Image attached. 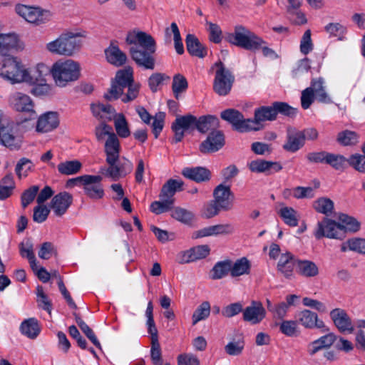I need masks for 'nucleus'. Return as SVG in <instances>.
Instances as JSON below:
<instances>
[{
  "mask_svg": "<svg viewBox=\"0 0 365 365\" xmlns=\"http://www.w3.org/2000/svg\"><path fill=\"white\" fill-rule=\"evenodd\" d=\"M126 42L130 45V53L136 64L145 69L153 70L156 51V42L153 37L145 32L133 31L128 34Z\"/></svg>",
  "mask_w": 365,
  "mask_h": 365,
  "instance_id": "f257e3e1",
  "label": "nucleus"
},
{
  "mask_svg": "<svg viewBox=\"0 0 365 365\" xmlns=\"http://www.w3.org/2000/svg\"><path fill=\"white\" fill-rule=\"evenodd\" d=\"M85 36L86 32H63L56 39L47 43L45 48L53 55L72 56L81 49L83 44L81 38Z\"/></svg>",
  "mask_w": 365,
  "mask_h": 365,
  "instance_id": "f03ea898",
  "label": "nucleus"
},
{
  "mask_svg": "<svg viewBox=\"0 0 365 365\" xmlns=\"http://www.w3.org/2000/svg\"><path fill=\"white\" fill-rule=\"evenodd\" d=\"M50 73L56 86L63 88L79 78L80 66L71 59L58 60L52 65Z\"/></svg>",
  "mask_w": 365,
  "mask_h": 365,
  "instance_id": "7ed1b4c3",
  "label": "nucleus"
},
{
  "mask_svg": "<svg viewBox=\"0 0 365 365\" xmlns=\"http://www.w3.org/2000/svg\"><path fill=\"white\" fill-rule=\"evenodd\" d=\"M225 40L232 45L252 51L259 49L265 43L262 38L242 25L235 26L233 32L227 34Z\"/></svg>",
  "mask_w": 365,
  "mask_h": 365,
  "instance_id": "20e7f679",
  "label": "nucleus"
},
{
  "mask_svg": "<svg viewBox=\"0 0 365 365\" xmlns=\"http://www.w3.org/2000/svg\"><path fill=\"white\" fill-rule=\"evenodd\" d=\"M29 73V71L16 57L8 56L0 61V77L11 84L25 82Z\"/></svg>",
  "mask_w": 365,
  "mask_h": 365,
  "instance_id": "39448f33",
  "label": "nucleus"
},
{
  "mask_svg": "<svg viewBox=\"0 0 365 365\" xmlns=\"http://www.w3.org/2000/svg\"><path fill=\"white\" fill-rule=\"evenodd\" d=\"M46 68L43 64H38L33 73H29L27 81H25V83L32 86L30 93L34 96H48L53 93V86L46 83L42 73Z\"/></svg>",
  "mask_w": 365,
  "mask_h": 365,
  "instance_id": "423d86ee",
  "label": "nucleus"
},
{
  "mask_svg": "<svg viewBox=\"0 0 365 365\" xmlns=\"http://www.w3.org/2000/svg\"><path fill=\"white\" fill-rule=\"evenodd\" d=\"M106 162L108 165V168H101L100 173L114 181L125 178L133 170V163L125 157L119 156Z\"/></svg>",
  "mask_w": 365,
  "mask_h": 365,
  "instance_id": "0eeeda50",
  "label": "nucleus"
},
{
  "mask_svg": "<svg viewBox=\"0 0 365 365\" xmlns=\"http://www.w3.org/2000/svg\"><path fill=\"white\" fill-rule=\"evenodd\" d=\"M213 66L217 68L213 82V90L219 96H227L232 89L235 76L221 61L216 62Z\"/></svg>",
  "mask_w": 365,
  "mask_h": 365,
  "instance_id": "6e6552de",
  "label": "nucleus"
},
{
  "mask_svg": "<svg viewBox=\"0 0 365 365\" xmlns=\"http://www.w3.org/2000/svg\"><path fill=\"white\" fill-rule=\"evenodd\" d=\"M17 127L18 125L14 122L0 125V145L11 150L21 149L24 138L21 135L17 133Z\"/></svg>",
  "mask_w": 365,
  "mask_h": 365,
  "instance_id": "1a4fd4ad",
  "label": "nucleus"
},
{
  "mask_svg": "<svg viewBox=\"0 0 365 365\" xmlns=\"http://www.w3.org/2000/svg\"><path fill=\"white\" fill-rule=\"evenodd\" d=\"M15 10L26 21L37 25L47 22L51 16V12L48 10L24 4L16 5Z\"/></svg>",
  "mask_w": 365,
  "mask_h": 365,
  "instance_id": "9d476101",
  "label": "nucleus"
},
{
  "mask_svg": "<svg viewBox=\"0 0 365 365\" xmlns=\"http://www.w3.org/2000/svg\"><path fill=\"white\" fill-rule=\"evenodd\" d=\"M314 235L317 240L322 237L338 240L344 238V232H342L341 224L327 217L318 222Z\"/></svg>",
  "mask_w": 365,
  "mask_h": 365,
  "instance_id": "9b49d317",
  "label": "nucleus"
},
{
  "mask_svg": "<svg viewBox=\"0 0 365 365\" xmlns=\"http://www.w3.org/2000/svg\"><path fill=\"white\" fill-rule=\"evenodd\" d=\"M294 318L298 324H301L305 329H313L317 328L321 329L323 332L329 331V327L326 326L323 320L319 319L317 314L309 309H303L297 312Z\"/></svg>",
  "mask_w": 365,
  "mask_h": 365,
  "instance_id": "f8f14e48",
  "label": "nucleus"
},
{
  "mask_svg": "<svg viewBox=\"0 0 365 365\" xmlns=\"http://www.w3.org/2000/svg\"><path fill=\"white\" fill-rule=\"evenodd\" d=\"M220 117L224 120L230 123L233 128L239 132L244 133L251 131L252 128L248 120L250 118L245 119L244 115L237 110L229 108L223 110L220 113Z\"/></svg>",
  "mask_w": 365,
  "mask_h": 365,
  "instance_id": "ddd939ff",
  "label": "nucleus"
},
{
  "mask_svg": "<svg viewBox=\"0 0 365 365\" xmlns=\"http://www.w3.org/2000/svg\"><path fill=\"white\" fill-rule=\"evenodd\" d=\"M330 318L334 326L341 333L351 334L354 331V326L351 317L346 311L341 308H335L330 313Z\"/></svg>",
  "mask_w": 365,
  "mask_h": 365,
  "instance_id": "4468645a",
  "label": "nucleus"
},
{
  "mask_svg": "<svg viewBox=\"0 0 365 365\" xmlns=\"http://www.w3.org/2000/svg\"><path fill=\"white\" fill-rule=\"evenodd\" d=\"M101 175H85L83 183L85 194L92 200H99L104 196V190L101 184Z\"/></svg>",
  "mask_w": 365,
  "mask_h": 365,
  "instance_id": "2eb2a0df",
  "label": "nucleus"
},
{
  "mask_svg": "<svg viewBox=\"0 0 365 365\" xmlns=\"http://www.w3.org/2000/svg\"><path fill=\"white\" fill-rule=\"evenodd\" d=\"M196 123L197 118L192 115L177 118L172 125V130L175 133V142L181 141L185 131L196 128Z\"/></svg>",
  "mask_w": 365,
  "mask_h": 365,
  "instance_id": "dca6fc26",
  "label": "nucleus"
},
{
  "mask_svg": "<svg viewBox=\"0 0 365 365\" xmlns=\"http://www.w3.org/2000/svg\"><path fill=\"white\" fill-rule=\"evenodd\" d=\"M11 107L19 112L35 114L34 103L28 95L16 92L9 97Z\"/></svg>",
  "mask_w": 365,
  "mask_h": 365,
  "instance_id": "f3484780",
  "label": "nucleus"
},
{
  "mask_svg": "<svg viewBox=\"0 0 365 365\" xmlns=\"http://www.w3.org/2000/svg\"><path fill=\"white\" fill-rule=\"evenodd\" d=\"M58 125V114L56 112L48 111L38 117L35 130L38 133H46L53 131Z\"/></svg>",
  "mask_w": 365,
  "mask_h": 365,
  "instance_id": "a211bd4d",
  "label": "nucleus"
},
{
  "mask_svg": "<svg viewBox=\"0 0 365 365\" xmlns=\"http://www.w3.org/2000/svg\"><path fill=\"white\" fill-rule=\"evenodd\" d=\"M266 317V310L259 301H252L243 310V320L252 324H259Z\"/></svg>",
  "mask_w": 365,
  "mask_h": 365,
  "instance_id": "6ab92c4d",
  "label": "nucleus"
},
{
  "mask_svg": "<svg viewBox=\"0 0 365 365\" xmlns=\"http://www.w3.org/2000/svg\"><path fill=\"white\" fill-rule=\"evenodd\" d=\"M225 145V137L220 130L212 131L200 145V150L203 153H215Z\"/></svg>",
  "mask_w": 365,
  "mask_h": 365,
  "instance_id": "aec40b11",
  "label": "nucleus"
},
{
  "mask_svg": "<svg viewBox=\"0 0 365 365\" xmlns=\"http://www.w3.org/2000/svg\"><path fill=\"white\" fill-rule=\"evenodd\" d=\"M276 119L275 110L273 104L270 106H262L255 110V118L248 120L252 130H259L262 128V122L274 120Z\"/></svg>",
  "mask_w": 365,
  "mask_h": 365,
  "instance_id": "412c9836",
  "label": "nucleus"
},
{
  "mask_svg": "<svg viewBox=\"0 0 365 365\" xmlns=\"http://www.w3.org/2000/svg\"><path fill=\"white\" fill-rule=\"evenodd\" d=\"M248 168L253 173H265L266 175L277 173L282 169V166L279 162L262 159L252 160L248 163Z\"/></svg>",
  "mask_w": 365,
  "mask_h": 365,
  "instance_id": "4be33fe9",
  "label": "nucleus"
},
{
  "mask_svg": "<svg viewBox=\"0 0 365 365\" xmlns=\"http://www.w3.org/2000/svg\"><path fill=\"white\" fill-rule=\"evenodd\" d=\"M73 202V196L67 192L56 195L51 200V207L56 216L64 215Z\"/></svg>",
  "mask_w": 365,
  "mask_h": 365,
  "instance_id": "5701e85b",
  "label": "nucleus"
},
{
  "mask_svg": "<svg viewBox=\"0 0 365 365\" xmlns=\"http://www.w3.org/2000/svg\"><path fill=\"white\" fill-rule=\"evenodd\" d=\"M304 138L301 130L289 128L286 142L282 145L284 150L290 153H296L304 145Z\"/></svg>",
  "mask_w": 365,
  "mask_h": 365,
  "instance_id": "b1692460",
  "label": "nucleus"
},
{
  "mask_svg": "<svg viewBox=\"0 0 365 365\" xmlns=\"http://www.w3.org/2000/svg\"><path fill=\"white\" fill-rule=\"evenodd\" d=\"M210 252L208 245H203L194 247L180 254L179 262L180 263H188L198 259L205 258Z\"/></svg>",
  "mask_w": 365,
  "mask_h": 365,
  "instance_id": "393cba45",
  "label": "nucleus"
},
{
  "mask_svg": "<svg viewBox=\"0 0 365 365\" xmlns=\"http://www.w3.org/2000/svg\"><path fill=\"white\" fill-rule=\"evenodd\" d=\"M308 88H311L317 101L326 104L332 103L331 97L327 92L325 82L323 78H312L311 85Z\"/></svg>",
  "mask_w": 365,
  "mask_h": 365,
  "instance_id": "a878e982",
  "label": "nucleus"
},
{
  "mask_svg": "<svg viewBox=\"0 0 365 365\" xmlns=\"http://www.w3.org/2000/svg\"><path fill=\"white\" fill-rule=\"evenodd\" d=\"M297 259L290 252L282 254L277 263V270L287 278L293 274L294 267H297Z\"/></svg>",
  "mask_w": 365,
  "mask_h": 365,
  "instance_id": "bb28decb",
  "label": "nucleus"
},
{
  "mask_svg": "<svg viewBox=\"0 0 365 365\" xmlns=\"http://www.w3.org/2000/svg\"><path fill=\"white\" fill-rule=\"evenodd\" d=\"M230 194L231 191L230 187L220 184L214 190V200L212 201L223 210H228L232 206L229 200Z\"/></svg>",
  "mask_w": 365,
  "mask_h": 365,
  "instance_id": "cd10ccee",
  "label": "nucleus"
},
{
  "mask_svg": "<svg viewBox=\"0 0 365 365\" xmlns=\"http://www.w3.org/2000/svg\"><path fill=\"white\" fill-rule=\"evenodd\" d=\"M91 109L93 115L105 123L114 118L115 113V109L109 104L93 103L91 105Z\"/></svg>",
  "mask_w": 365,
  "mask_h": 365,
  "instance_id": "c85d7f7f",
  "label": "nucleus"
},
{
  "mask_svg": "<svg viewBox=\"0 0 365 365\" xmlns=\"http://www.w3.org/2000/svg\"><path fill=\"white\" fill-rule=\"evenodd\" d=\"M105 55L108 62L117 67L123 66L127 61L125 53L113 43L105 50Z\"/></svg>",
  "mask_w": 365,
  "mask_h": 365,
  "instance_id": "c756f323",
  "label": "nucleus"
},
{
  "mask_svg": "<svg viewBox=\"0 0 365 365\" xmlns=\"http://www.w3.org/2000/svg\"><path fill=\"white\" fill-rule=\"evenodd\" d=\"M182 174L185 178L197 182L207 181L210 178V170L203 167L185 168Z\"/></svg>",
  "mask_w": 365,
  "mask_h": 365,
  "instance_id": "7c9ffc66",
  "label": "nucleus"
},
{
  "mask_svg": "<svg viewBox=\"0 0 365 365\" xmlns=\"http://www.w3.org/2000/svg\"><path fill=\"white\" fill-rule=\"evenodd\" d=\"M104 151L106 157V161H109L113 158H117L120 156V144L115 133H112L111 135L106 138Z\"/></svg>",
  "mask_w": 365,
  "mask_h": 365,
  "instance_id": "2f4dec72",
  "label": "nucleus"
},
{
  "mask_svg": "<svg viewBox=\"0 0 365 365\" xmlns=\"http://www.w3.org/2000/svg\"><path fill=\"white\" fill-rule=\"evenodd\" d=\"M183 182L182 180H178L174 179L168 180L162 187L160 193L159 195L160 198H166L175 202L174 195L178 191L182 190Z\"/></svg>",
  "mask_w": 365,
  "mask_h": 365,
  "instance_id": "473e14b6",
  "label": "nucleus"
},
{
  "mask_svg": "<svg viewBox=\"0 0 365 365\" xmlns=\"http://www.w3.org/2000/svg\"><path fill=\"white\" fill-rule=\"evenodd\" d=\"M185 41L187 50L192 56L203 58L207 55L205 48L195 35L187 34Z\"/></svg>",
  "mask_w": 365,
  "mask_h": 365,
  "instance_id": "72a5a7b5",
  "label": "nucleus"
},
{
  "mask_svg": "<svg viewBox=\"0 0 365 365\" xmlns=\"http://www.w3.org/2000/svg\"><path fill=\"white\" fill-rule=\"evenodd\" d=\"M297 271L299 274L305 277H314L319 274L317 265L310 260H297Z\"/></svg>",
  "mask_w": 365,
  "mask_h": 365,
  "instance_id": "f704fd0d",
  "label": "nucleus"
},
{
  "mask_svg": "<svg viewBox=\"0 0 365 365\" xmlns=\"http://www.w3.org/2000/svg\"><path fill=\"white\" fill-rule=\"evenodd\" d=\"M219 125V120L215 115H204L197 119L196 129L202 133L216 129Z\"/></svg>",
  "mask_w": 365,
  "mask_h": 365,
  "instance_id": "c9c22d12",
  "label": "nucleus"
},
{
  "mask_svg": "<svg viewBox=\"0 0 365 365\" xmlns=\"http://www.w3.org/2000/svg\"><path fill=\"white\" fill-rule=\"evenodd\" d=\"M20 330L22 334L33 339L37 337L41 329L37 319L35 318H30L24 320L21 323Z\"/></svg>",
  "mask_w": 365,
  "mask_h": 365,
  "instance_id": "e433bc0d",
  "label": "nucleus"
},
{
  "mask_svg": "<svg viewBox=\"0 0 365 365\" xmlns=\"http://www.w3.org/2000/svg\"><path fill=\"white\" fill-rule=\"evenodd\" d=\"M251 264L246 257H242L232 264L231 262L230 274L232 277H239L244 274H249L250 272Z\"/></svg>",
  "mask_w": 365,
  "mask_h": 365,
  "instance_id": "4c0bfd02",
  "label": "nucleus"
},
{
  "mask_svg": "<svg viewBox=\"0 0 365 365\" xmlns=\"http://www.w3.org/2000/svg\"><path fill=\"white\" fill-rule=\"evenodd\" d=\"M58 171L65 175H71L78 173L82 168V163L78 160H66L60 163L58 166Z\"/></svg>",
  "mask_w": 365,
  "mask_h": 365,
  "instance_id": "58836bf2",
  "label": "nucleus"
},
{
  "mask_svg": "<svg viewBox=\"0 0 365 365\" xmlns=\"http://www.w3.org/2000/svg\"><path fill=\"white\" fill-rule=\"evenodd\" d=\"M338 219L342 227V232H344V237L345 236V230L356 232L360 229V222L351 216L341 213L339 214Z\"/></svg>",
  "mask_w": 365,
  "mask_h": 365,
  "instance_id": "ea45409f",
  "label": "nucleus"
},
{
  "mask_svg": "<svg viewBox=\"0 0 365 365\" xmlns=\"http://www.w3.org/2000/svg\"><path fill=\"white\" fill-rule=\"evenodd\" d=\"M279 215L286 225L290 227L298 225L299 215L292 207H282L279 211Z\"/></svg>",
  "mask_w": 365,
  "mask_h": 365,
  "instance_id": "a19ab883",
  "label": "nucleus"
},
{
  "mask_svg": "<svg viewBox=\"0 0 365 365\" xmlns=\"http://www.w3.org/2000/svg\"><path fill=\"white\" fill-rule=\"evenodd\" d=\"M113 120L117 135L120 138H128L130 135V131L125 115L123 113H117Z\"/></svg>",
  "mask_w": 365,
  "mask_h": 365,
  "instance_id": "79ce46f5",
  "label": "nucleus"
},
{
  "mask_svg": "<svg viewBox=\"0 0 365 365\" xmlns=\"http://www.w3.org/2000/svg\"><path fill=\"white\" fill-rule=\"evenodd\" d=\"M313 207L317 212L329 216L334 210V202L329 198L321 197L314 202Z\"/></svg>",
  "mask_w": 365,
  "mask_h": 365,
  "instance_id": "37998d69",
  "label": "nucleus"
},
{
  "mask_svg": "<svg viewBox=\"0 0 365 365\" xmlns=\"http://www.w3.org/2000/svg\"><path fill=\"white\" fill-rule=\"evenodd\" d=\"M231 261L225 260L218 262L211 270V278L213 279H222L230 272Z\"/></svg>",
  "mask_w": 365,
  "mask_h": 365,
  "instance_id": "c03bdc74",
  "label": "nucleus"
},
{
  "mask_svg": "<svg viewBox=\"0 0 365 365\" xmlns=\"http://www.w3.org/2000/svg\"><path fill=\"white\" fill-rule=\"evenodd\" d=\"M188 87V83L185 77L180 73L173 76L172 83V90L176 99L179 98L182 93L185 92Z\"/></svg>",
  "mask_w": 365,
  "mask_h": 365,
  "instance_id": "a18cd8bd",
  "label": "nucleus"
},
{
  "mask_svg": "<svg viewBox=\"0 0 365 365\" xmlns=\"http://www.w3.org/2000/svg\"><path fill=\"white\" fill-rule=\"evenodd\" d=\"M245 347L243 337L240 336L237 339L230 341L225 346V350L228 355L239 356L242 353Z\"/></svg>",
  "mask_w": 365,
  "mask_h": 365,
  "instance_id": "49530a36",
  "label": "nucleus"
},
{
  "mask_svg": "<svg viewBox=\"0 0 365 365\" xmlns=\"http://www.w3.org/2000/svg\"><path fill=\"white\" fill-rule=\"evenodd\" d=\"M115 82L124 88L133 84V69L130 67H128L118 71L115 76Z\"/></svg>",
  "mask_w": 365,
  "mask_h": 365,
  "instance_id": "de8ad7c7",
  "label": "nucleus"
},
{
  "mask_svg": "<svg viewBox=\"0 0 365 365\" xmlns=\"http://www.w3.org/2000/svg\"><path fill=\"white\" fill-rule=\"evenodd\" d=\"M326 164L330 165L336 170H342L345 168L348 159L339 154L328 152Z\"/></svg>",
  "mask_w": 365,
  "mask_h": 365,
  "instance_id": "09e8293b",
  "label": "nucleus"
},
{
  "mask_svg": "<svg viewBox=\"0 0 365 365\" xmlns=\"http://www.w3.org/2000/svg\"><path fill=\"white\" fill-rule=\"evenodd\" d=\"M210 314V304L208 302L205 301L200 304V305L195 309L192 316V324L195 325L201 320H204L209 317Z\"/></svg>",
  "mask_w": 365,
  "mask_h": 365,
  "instance_id": "8fccbe9b",
  "label": "nucleus"
},
{
  "mask_svg": "<svg viewBox=\"0 0 365 365\" xmlns=\"http://www.w3.org/2000/svg\"><path fill=\"white\" fill-rule=\"evenodd\" d=\"M171 216L184 224H190L194 218V215L192 212L180 207L173 210Z\"/></svg>",
  "mask_w": 365,
  "mask_h": 365,
  "instance_id": "3c124183",
  "label": "nucleus"
},
{
  "mask_svg": "<svg viewBox=\"0 0 365 365\" xmlns=\"http://www.w3.org/2000/svg\"><path fill=\"white\" fill-rule=\"evenodd\" d=\"M160 201H154L150 205V211L156 215H160L171 210L174 204L172 200H167L166 198H160Z\"/></svg>",
  "mask_w": 365,
  "mask_h": 365,
  "instance_id": "603ef678",
  "label": "nucleus"
},
{
  "mask_svg": "<svg viewBox=\"0 0 365 365\" xmlns=\"http://www.w3.org/2000/svg\"><path fill=\"white\" fill-rule=\"evenodd\" d=\"M33 168L32 162L26 158H21L17 163L15 172L19 179L26 177Z\"/></svg>",
  "mask_w": 365,
  "mask_h": 365,
  "instance_id": "864d4df0",
  "label": "nucleus"
},
{
  "mask_svg": "<svg viewBox=\"0 0 365 365\" xmlns=\"http://www.w3.org/2000/svg\"><path fill=\"white\" fill-rule=\"evenodd\" d=\"M358 135L351 130H344L338 134L337 140L342 145H355L358 142Z\"/></svg>",
  "mask_w": 365,
  "mask_h": 365,
  "instance_id": "5fc2aeb1",
  "label": "nucleus"
},
{
  "mask_svg": "<svg viewBox=\"0 0 365 365\" xmlns=\"http://www.w3.org/2000/svg\"><path fill=\"white\" fill-rule=\"evenodd\" d=\"M280 331L287 336H297L298 333V323L297 320H284L279 326Z\"/></svg>",
  "mask_w": 365,
  "mask_h": 365,
  "instance_id": "6e6d98bb",
  "label": "nucleus"
},
{
  "mask_svg": "<svg viewBox=\"0 0 365 365\" xmlns=\"http://www.w3.org/2000/svg\"><path fill=\"white\" fill-rule=\"evenodd\" d=\"M173 34V39L175 43V48L178 54H182L184 53V47L182 42L180 33L176 23L173 22L170 25V29H167L166 32L168 34L169 31Z\"/></svg>",
  "mask_w": 365,
  "mask_h": 365,
  "instance_id": "4d7b16f0",
  "label": "nucleus"
},
{
  "mask_svg": "<svg viewBox=\"0 0 365 365\" xmlns=\"http://www.w3.org/2000/svg\"><path fill=\"white\" fill-rule=\"evenodd\" d=\"M150 359L153 365H170L169 363L163 364L159 341L151 342Z\"/></svg>",
  "mask_w": 365,
  "mask_h": 365,
  "instance_id": "13d9d810",
  "label": "nucleus"
},
{
  "mask_svg": "<svg viewBox=\"0 0 365 365\" xmlns=\"http://www.w3.org/2000/svg\"><path fill=\"white\" fill-rule=\"evenodd\" d=\"M243 304L240 302L230 304L222 310V315L226 318L233 317L240 312L243 313Z\"/></svg>",
  "mask_w": 365,
  "mask_h": 365,
  "instance_id": "bf43d9fd",
  "label": "nucleus"
},
{
  "mask_svg": "<svg viewBox=\"0 0 365 365\" xmlns=\"http://www.w3.org/2000/svg\"><path fill=\"white\" fill-rule=\"evenodd\" d=\"M348 163L356 170L360 173H365V154L351 155L348 158Z\"/></svg>",
  "mask_w": 365,
  "mask_h": 365,
  "instance_id": "052dcab7",
  "label": "nucleus"
},
{
  "mask_svg": "<svg viewBox=\"0 0 365 365\" xmlns=\"http://www.w3.org/2000/svg\"><path fill=\"white\" fill-rule=\"evenodd\" d=\"M112 133H114L113 128L106 123H101L95 129L96 137L99 142L105 140L106 138H108Z\"/></svg>",
  "mask_w": 365,
  "mask_h": 365,
  "instance_id": "680f3d73",
  "label": "nucleus"
},
{
  "mask_svg": "<svg viewBox=\"0 0 365 365\" xmlns=\"http://www.w3.org/2000/svg\"><path fill=\"white\" fill-rule=\"evenodd\" d=\"M38 255L41 259H48L52 256H56L57 251L51 242H45L41 245Z\"/></svg>",
  "mask_w": 365,
  "mask_h": 365,
  "instance_id": "e2e57ef3",
  "label": "nucleus"
},
{
  "mask_svg": "<svg viewBox=\"0 0 365 365\" xmlns=\"http://www.w3.org/2000/svg\"><path fill=\"white\" fill-rule=\"evenodd\" d=\"M39 187L34 185L26 190L21 195V205L24 208L26 207L33 200L38 192Z\"/></svg>",
  "mask_w": 365,
  "mask_h": 365,
  "instance_id": "0e129e2a",
  "label": "nucleus"
},
{
  "mask_svg": "<svg viewBox=\"0 0 365 365\" xmlns=\"http://www.w3.org/2000/svg\"><path fill=\"white\" fill-rule=\"evenodd\" d=\"M165 118V113L164 112L157 113L155 117L153 118L152 129L155 138H158L160 133H161L163 128Z\"/></svg>",
  "mask_w": 365,
  "mask_h": 365,
  "instance_id": "69168bd1",
  "label": "nucleus"
},
{
  "mask_svg": "<svg viewBox=\"0 0 365 365\" xmlns=\"http://www.w3.org/2000/svg\"><path fill=\"white\" fill-rule=\"evenodd\" d=\"M19 252L22 257L34 258V245L32 240L30 238L24 240L19 244Z\"/></svg>",
  "mask_w": 365,
  "mask_h": 365,
  "instance_id": "338daca9",
  "label": "nucleus"
},
{
  "mask_svg": "<svg viewBox=\"0 0 365 365\" xmlns=\"http://www.w3.org/2000/svg\"><path fill=\"white\" fill-rule=\"evenodd\" d=\"M178 365H200L197 356L191 353L181 354L178 356Z\"/></svg>",
  "mask_w": 365,
  "mask_h": 365,
  "instance_id": "774afa93",
  "label": "nucleus"
}]
</instances>
